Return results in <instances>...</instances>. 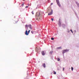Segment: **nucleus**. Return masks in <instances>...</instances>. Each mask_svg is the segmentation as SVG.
I'll use <instances>...</instances> for the list:
<instances>
[{
	"instance_id": "1",
	"label": "nucleus",
	"mask_w": 79,
	"mask_h": 79,
	"mask_svg": "<svg viewBox=\"0 0 79 79\" xmlns=\"http://www.w3.org/2000/svg\"><path fill=\"white\" fill-rule=\"evenodd\" d=\"M42 12H40L39 13L38 15H37V13H36V14L35 16L38 17V18H40V17L41 16V15H42Z\"/></svg>"
},
{
	"instance_id": "20",
	"label": "nucleus",
	"mask_w": 79,
	"mask_h": 79,
	"mask_svg": "<svg viewBox=\"0 0 79 79\" xmlns=\"http://www.w3.org/2000/svg\"><path fill=\"white\" fill-rule=\"evenodd\" d=\"M26 8H28V6H27L25 7Z\"/></svg>"
},
{
	"instance_id": "18",
	"label": "nucleus",
	"mask_w": 79,
	"mask_h": 79,
	"mask_svg": "<svg viewBox=\"0 0 79 79\" xmlns=\"http://www.w3.org/2000/svg\"><path fill=\"white\" fill-rule=\"evenodd\" d=\"M56 72H55L54 73V74H56Z\"/></svg>"
},
{
	"instance_id": "11",
	"label": "nucleus",
	"mask_w": 79,
	"mask_h": 79,
	"mask_svg": "<svg viewBox=\"0 0 79 79\" xmlns=\"http://www.w3.org/2000/svg\"><path fill=\"white\" fill-rule=\"evenodd\" d=\"M43 67H44V68H45V66H46L45 64H43Z\"/></svg>"
},
{
	"instance_id": "24",
	"label": "nucleus",
	"mask_w": 79,
	"mask_h": 79,
	"mask_svg": "<svg viewBox=\"0 0 79 79\" xmlns=\"http://www.w3.org/2000/svg\"><path fill=\"white\" fill-rule=\"evenodd\" d=\"M23 1H25V0H23Z\"/></svg>"
},
{
	"instance_id": "14",
	"label": "nucleus",
	"mask_w": 79,
	"mask_h": 79,
	"mask_svg": "<svg viewBox=\"0 0 79 79\" xmlns=\"http://www.w3.org/2000/svg\"><path fill=\"white\" fill-rule=\"evenodd\" d=\"M73 69H74L72 67H71L72 71H73Z\"/></svg>"
},
{
	"instance_id": "6",
	"label": "nucleus",
	"mask_w": 79,
	"mask_h": 79,
	"mask_svg": "<svg viewBox=\"0 0 79 79\" xmlns=\"http://www.w3.org/2000/svg\"><path fill=\"white\" fill-rule=\"evenodd\" d=\"M41 53L42 55H43V56H44V55H45V52L44 51H42L41 52Z\"/></svg>"
},
{
	"instance_id": "15",
	"label": "nucleus",
	"mask_w": 79,
	"mask_h": 79,
	"mask_svg": "<svg viewBox=\"0 0 79 79\" xmlns=\"http://www.w3.org/2000/svg\"><path fill=\"white\" fill-rule=\"evenodd\" d=\"M51 40H54V38H51Z\"/></svg>"
},
{
	"instance_id": "17",
	"label": "nucleus",
	"mask_w": 79,
	"mask_h": 79,
	"mask_svg": "<svg viewBox=\"0 0 79 79\" xmlns=\"http://www.w3.org/2000/svg\"><path fill=\"white\" fill-rule=\"evenodd\" d=\"M31 13L33 15H34V11H32Z\"/></svg>"
},
{
	"instance_id": "7",
	"label": "nucleus",
	"mask_w": 79,
	"mask_h": 79,
	"mask_svg": "<svg viewBox=\"0 0 79 79\" xmlns=\"http://www.w3.org/2000/svg\"><path fill=\"white\" fill-rule=\"evenodd\" d=\"M52 13H53V11L52 10V11L51 12L49 13L48 14V15H52Z\"/></svg>"
},
{
	"instance_id": "2",
	"label": "nucleus",
	"mask_w": 79,
	"mask_h": 79,
	"mask_svg": "<svg viewBox=\"0 0 79 79\" xmlns=\"http://www.w3.org/2000/svg\"><path fill=\"white\" fill-rule=\"evenodd\" d=\"M28 27L30 28L31 29H32V26L31 25H29L28 26L27 25H26L25 26V28L26 29L28 30Z\"/></svg>"
},
{
	"instance_id": "19",
	"label": "nucleus",
	"mask_w": 79,
	"mask_h": 79,
	"mask_svg": "<svg viewBox=\"0 0 79 79\" xmlns=\"http://www.w3.org/2000/svg\"><path fill=\"white\" fill-rule=\"evenodd\" d=\"M24 5V3H23V4H22V6H23V5Z\"/></svg>"
},
{
	"instance_id": "16",
	"label": "nucleus",
	"mask_w": 79,
	"mask_h": 79,
	"mask_svg": "<svg viewBox=\"0 0 79 79\" xmlns=\"http://www.w3.org/2000/svg\"><path fill=\"white\" fill-rule=\"evenodd\" d=\"M70 31H71V32H72V33H73V31H72V30L71 29Z\"/></svg>"
},
{
	"instance_id": "21",
	"label": "nucleus",
	"mask_w": 79,
	"mask_h": 79,
	"mask_svg": "<svg viewBox=\"0 0 79 79\" xmlns=\"http://www.w3.org/2000/svg\"><path fill=\"white\" fill-rule=\"evenodd\" d=\"M51 19L52 20V21H53V19Z\"/></svg>"
},
{
	"instance_id": "3",
	"label": "nucleus",
	"mask_w": 79,
	"mask_h": 79,
	"mask_svg": "<svg viewBox=\"0 0 79 79\" xmlns=\"http://www.w3.org/2000/svg\"><path fill=\"white\" fill-rule=\"evenodd\" d=\"M26 31L25 34L27 35H29V32H30V30L28 31V32L27 33V29H26Z\"/></svg>"
},
{
	"instance_id": "5",
	"label": "nucleus",
	"mask_w": 79,
	"mask_h": 79,
	"mask_svg": "<svg viewBox=\"0 0 79 79\" xmlns=\"http://www.w3.org/2000/svg\"><path fill=\"white\" fill-rule=\"evenodd\" d=\"M56 1L58 6H59V7H61V4H60V2H59V0H56Z\"/></svg>"
},
{
	"instance_id": "23",
	"label": "nucleus",
	"mask_w": 79,
	"mask_h": 79,
	"mask_svg": "<svg viewBox=\"0 0 79 79\" xmlns=\"http://www.w3.org/2000/svg\"><path fill=\"white\" fill-rule=\"evenodd\" d=\"M51 5H53V3H51Z\"/></svg>"
},
{
	"instance_id": "22",
	"label": "nucleus",
	"mask_w": 79,
	"mask_h": 79,
	"mask_svg": "<svg viewBox=\"0 0 79 79\" xmlns=\"http://www.w3.org/2000/svg\"><path fill=\"white\" fill-rule=\"evenodd\" d=\"M64 68H63V71H64Z\"/></svg>"
},
{
	"instance_id": "8",
	"label": "nucleus",
	"mask_w": 79,
	"mask_h": 79,
	"mask_svg": "<svg viewBox=\"0 0 79 79\" xmlns=\"http://www.w3.org/2000/svg\"><path fill=\"white\" fill-rule=\"evenodd\" d=\"M35 50L36 52H38L39 51V48H36Z\"/></svg>"
},
{
	"instance_id": "10",
	"label": "nucleus",
	"mask_w": 79,
	"mask_h": 79,
	"mask_svg": "<svg viewBox=\"0 0 79 79\" xmlns=\"http://www.w3.org/2000/svg\"><path fill=\"white\" fill-rule=\"evenodd\" d=\"M53 53V51H50L49 52V54H50V55H52V53Z\"/></svg>"
},
{
	"instance_id": "9",
	"label": "nucleus",
	"mask_w": 79,
	"mask_h": 79,
	"mask_svg": "<svg viewBox=\"0 0 79 79\" xmlns=\"http://www.w3.org/2000/svg\"><path fill=\"white\" fill-rule=\"evenodd\" d=\"M57 49L58 50H59V49H62L61 47L57 48Z\"/></svg>"
},
{
	"instance_id": "13",
	"label": "nucleus",
	"mask_w": 79,
	"mask_h": 79,
	"mask_svg": "<svg viewBox=\"0 0 79 79\" xmlns=\"http://www.w3.org/2000/svg\"><path fill=\"white\" fill-rule=\"evenodd\" d=\"M31 32L33 34H34V31H31Z\"/></svg>"
},
{
	"instance_id": "4",
	"label": "nucleus",
	"mask_w": 79,
	"mask_h": 79,
	"mask_svg": "<svg viewBox=\"0 0 79 79\" xmlns=\"http://www.w3.org/2000/svg\"><path fill=\"white\" fill-rule=\"evenodd\" d=\"M69 52V49L64 50L62 51V53L63 54H64V53H66V52Z\"/></svg>"
},
{
	"instance_id": "12",
	"label": "nucleus",
	"mask_w": 79,
	"mask_h": 79,
	"mask_svg": "<svg viewBox=\"0 0 79 79\" xmlns=\"http://www.w3.org/2000/svg\"><path fill=\"white\" fill-rule=\"evenodd\" d=\"M57 61H60V58H58L57 59Z\"/></svg>"
}]
</instances>
